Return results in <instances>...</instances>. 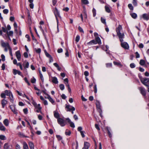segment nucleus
<instances>
[{
	"mask_svg": "<svg viewBox=\"0 0 149 149\" xmlns=\"http://www.w3.org/2000/svg\"><path fill=\"white\" fill-rule=\"evenodd\" d=\"M54 14L55 15L56 21L57 23V27L58 30V20L60 19L61 20L62 19V18L60 15V14L58 10L56 8H55L54 11Z\"/></svg>",
	"mask_w": 149,
	"mask_h": 149,
	"instance_id": "f257e3e1",
	"label": "nucleus"
},
{
	"mask_svg": "<svg viewBox=\"0 0 149 149\" xmlns=\"http://www.w3.org/2000/svg\"><path fill=\"white\" fill-rule=\"evenodd\" d=\"M140 79L141 82L145 86L147 87L149 86L147 84H149V78H143L142 77H140Z\"/></svg>",
	"mask_w": 149,
	"mask_h": 149,
	"instance_id": "f03ea898",
	"label": "nucleus"
},
{
	"mask_svg": "<svg viewBox=\"0 0 149 149\" xmlns=\"http://www.w3.org/2000/svg\"><path fill=\"white\" fill-rule=\"evenodd\" d=\"M6 95L9 96V98L11 102H13V97L11 92L10 91L6 90L4 91Z\"/></svg>",
	"mask_w": 149,
	"mask_h": 149,
	"instance_id": "7ed1b4c3",
	"label": "nucleus"
},
{
	"mask_svg": "<svg viewBox=\"0 0 149 149\" xmlns=\"http://www.w3.org/2000/svg\"><path fill=\"white\" fill-rule=\"evenodd\" d=\"M57 122L61 126L63 127L66 125V122L63 118H60L57 119Z\"/></svg>",
	"mask_w": 149,
	"mask_h": 149,
	"instance_id": "20e7f679",
	"label": "nucleus"
},
{
	"mask_svg": "<svg viewBox=\"0 0 149 149\" xmlns=\"http://www.w3.org/2000/svg\"><path fill=\"white\" fill-rule=\"evenodd\" d=\"M1 46L3 47H7L8 49L10 47L8 42H5L3 40L1 41Z\"/></svg>",
	"mask_w": 149,
	"mask_h": 149,
	"instance_id": "39448f33",
	"label": "nucleus"
},
{
	"mask_svg": "<svg viewBox=\"0 0 149 149\" xmlns=\"http://www.w3.org/2000/svg\"><path fill=\"white\" fill-rule=\"evenodd\" d=\"M138 89L140 91L141 94L145 97L146 93L144 88L142 87H139L138 88Z\"/></svg>",
	"mask_w": 149,
	"mask_h": 149,
	"instance_id": "423d86ee",
	"label": "nucleus"
},
{
	"mask_svg": "<svg viewBox=\"0 0 149 149\" xmlns=\"http://www.w3.org/2000/svg\"><path fill=\"white\" fill-rule=\"evenodd\" d=\"M121 42V45L122 47L125 49H129V47L127 42Z\"/></svg>",
	"mask_w": 149,
	"mask_h": 149,
	"instance_id": "0eeeda50",
	"label": "nucleus"
},
{
	"mask_svg": "<svg viewBox=\"0 0 149 149\" xmlns=\"http://www.w3.org/2000/svg\"><path fill=\"white\" fill-rule=\"evenodd\" d=\"M65 106V108L67 109V111H70L71 110L74 111L75 110V108L72 106L67 104H66Z\"/></svg>",
	"mask_w": 149,
	"mask_h": 149,
	"instance_id": "6e6552de",
	"label": "nucleus"
},
{
	"mask_svg": "<svg viewBox=\"0 0 149 149\" xmlns=\"http://www.w3.org/2000/svg\"><path fill=\"white\" fill-rule=\"evenodd\" d=\"M119 38L120 41L121 42H122L123 41V39L124 38V34L123 33H121L117 34Z\"/></svg>",
	"mask_w": 149,
	"mask_h": 149,
	"instance_id": "1a4fd4ad",
	"label": "nucleus"
},
{
	"mask_svg": "<svg viewBox=\"0 0 149 149\" xmlns=\"http://www.w3.org/2000/svg\"><path fill=\"white\" fill-rule=\"evenodd\" d=\"M16 57L19 61H20L21 59V54L20 51L18 50L16 51L15 52Z\"/></svg>",
	"mask_w": 149,
	"mask_h": 149,
	"instance_id": "9d476101",
	"label": "nucleus"
},
{
	"mask_svg": "<svg viewBox=\"0 0 149 149\" xmlns=\"http://www.w3.org/2000/svg\"><path fill=\"white\" fill-rule=\"evenodd\" d=\"M13 73L14 75H16L17 74L18 75L23 77V75L22 74L21 72L20 71L15 69H13Z\"/></svg>",
	"mask_w": 149,
	"mask_h": 149,
	"instance_id": "9b49d317",
	"label": "nucleus"
},
{
	"mask_svg": "<svg viewBox=\"0 0 149 149\" xmlns=\"http://www.w3.org/2000/svg\"><path fill=\"white\" fill-rule=\"evenodd\" d=\"M66 119L70 124L71 127L73 128L75 127L74 124L70 120L69 118H67Z\"/></svg>",
	"mask_w": 149,
	"mask_h": 149,
	"instance_id": "f8f14e48",
	"label": "nucleus"
},
{
	"mask_svg": "<svg viewBox=\"0 0 149 149\" xmlns=\"http://www.w3.org/2000/svg\"><path fill=\"white\" fill-rule=\"evenodd\" d=\"M10 109H11L12 111L15 114H17V110L15 109V107L13 105H11L10 106Z\"/></svg>",
	"mask_w": 149,
	"mask_h": 149,
	"instance_id": "ddd939ff",
	"label": "nucleus"
},
{
	"mask_svg": "<svg viewBox=\"0 0 149 149\" xmlns=\"http://www.w3.org/2000/svg\"><path fill=\"white\" fill-rule=\"evenodd\" d=\"M90 145L89 143L85 142L84 143V146L82 148V149H88Z\"/></svg>",
	"mask_w": 149,
	"mask_h": 149,
	"instance_id": "4468645a",
	"label": "nucleus"
},
{
	"mask_svg": "<svg viewBox=\"0 0 149 149\" xmlns=\"http://www.w3.org/2000/svg\"><path fill=\"white\" fill-rule=\"evenodd\" d=\"M8 102L5 99H3L1 100V105L3 108H4L5 106L7 104Z\"/></svg>",
	"mask_w": 149,
	"mask_h": 149,
	"instance_id": "2eb2a0df",
	"label": "nucleus"
},
{
	"mask_svg": "<svg viewBox=\"0 0 149 149\" xmlns=\"http://www.w3.org/2000/svg\"><path fill=\"white\" fill-rule=\"evenodd\" d=\"M122 28L121 26L119 25L118 27L116 28V31L117 34L120 33V31L122 30Z\"/></svg>",
	"mask_w": 149,
	"mask_h": 149,
	"instance_id": "dca6fc26",
	"label": "nucleus"
},
{
	"mask_svg": "<svg viewBox=\"0 0 149 149\" xmlns=\"http://www.w3.org/2000/svg\"><path fill=\"white\" fill-rule=\"evenodd\" d=\"M143 17L144 20H148L149 19V14H143Z\"/></svg>",
	"mask_w": 149,
	"mask_h": 149,
	"instance_id": "f3484780",
	"label": "nucleus"
},
{
	"mask_svg": "<svg viewBox=\"0 0 149 149\" xmlns=\"http://www.w3.org/2000/svg\"><path fill=\"white\" fill-rule=\"evenodd\" d=\"M52 81L54 83L57 84L58 83V81L57 78L56 77H52Z\"/></svg>",
	"mask_w": 149,
	"mask_h": 149,
	"instance_id": "a211bd4d",
	"label": "nucleus"
},
{
	"mask_svg": "<svg viewBox=\"0 0 149 149\" xmlns=\"http://www.w3.org/2000/svg\"><path fill=\"white\" fill-rule=\"evenodd\" d=\"M54 116L56 118L58 119V118H60V114L59 113L56 111H55L54 112Z\"/></svg>",
	"mask_w": 149,
	"mask_h": 149,
	"instance_id": "6ab92c4d",
	"label": "nucleus"
},
{
	"mask_svg": "<svg viewBox=\"0 0 149 149\" xmlns=\"http://www.w3.org/2000/svg\"><path fill=\"white\" fill-rule=\"evenodd\" d=\"M6 128L3 126L2 123L0 122V130L2 131H5Z\"/></svg>",
	"mask_w": 149,
	"mask_h": 149,
	"instance_id": "aec40b11",
	"label": "nucleus"
},
{
	"mask_svg": "<svg viewBox=\"0 0 149 149\" xmlns=\"http://www.w3.org/2000/svg\"><path fill=\"white\" fill-rule=\"evenodd\" d=\"M96 44L97 42L95 41V40H92L90 42L87 43V44L88 45H91L92 44Z\"/></svg>",
	"mask_w": 149,
	"mask_h": 149,
	"instance_id": "412c9836",
	"label": "nucleus"
},
{
	"mask_svg": "<svg viewBox=\"0 0 149 149\" xmlns=\"http://www.w3.org/2000/svg\"><path fill=\"white\" fill-rule=\"evenodd\" d=\"M3 123L6 126H8L9 124V122L8 120L7 119H5L3 121Z\"/></svg>",
	"mask_w": 149,
	"mask_h": 149,
	"instance_id": "4be33fe9",
	"label": "nucleus"
},
{
	"mask_svg": "<svg viewBox=\"0 0 149 149\" xmlns=\"http://www.w3.org/2000/svg\"><path fill=\"white\" fill-rule=\"evenodd\" d=\"M95 41L97 42V44H101V42L100 38L99 37H97L95 38Z\"/></svg>",
	"mask_w": 149,
	"mask_h": 149,
	"instance_id": "5701e85b",
	"label": "nucleus"
},
{
	"mask_svg": "<svg viewBox=\"0 0 149 149\" xmlns=\"http://www.w3.org/2000/svg\"><path fill=\"white\" fill-rule=\"evenodd\" d=\"M29 63L28 62H27L24 65H23L24 68L25 69V70L27 72L26 68H28L29 67Z\"/></svg>",
	"mask_w": 149,
	"mask_h": 149,
	"instance_id": "b1692460",
	"label": "nucleus"
},
{
	"mask_svg": "<svg viewBox=\"0 0 149 149\" xmlns=\"http://www.w3.org/2000/svg\"><path fill=\"white\" fill-rule=\"evenodd\" d=\"M46 98L48 99L52 104H53L54 103V101L50 96H48V97H46Z\"/></svg>",
	"mask_w": 149,
	"mask_h": 149,
	"instance_id": "393cba45",
	"label": "nucleus"
},
{
	"mask_svg": "<svg viewBox=\"0 0 149 149\" xmlns=\"http://www.w3.org/2000/svg\"><path fill=\"white\" fill-rule=\"evenodd\" d=\"M29 144L30 149L34 148V145L32 142H29Z\"/></svg>",
	"mask_w": 149,
	"mask_h": 149,
	"instance_id": "a878e982",
	"label": "nucleus"
},
{
	"mask_svg": "<svg viewBox=\"0 0 149 149\" xmlns=\"http://www.w3.org/2000/svg\"><path fill=\"white\" fill-rule=\"evenodd\" d=\"M23 147L24 149H29L27 144L25 142H24L23 143Z\"/></svg>",
	"mask_w": 149,
	"mask_h": 149,
	"instance_id": "bb28decb",
	"label": "nucleus"
},
{
	"mask_svg": "<svg viewBox=\"0 0 149 149\" xmlns=\"http://www.w3.org/2000/svg\"><path fill=\"white\" fill-rule=\"evenodd\" d=\"M105 10L108 13H110V12L111 11V10H110V9L109 7L107 6H105Z\"/></svg>",
	"mask_w": 149,
	"mask_h": 149,
	"instance_id": "cd10ccee",
	"label": "nucleus"
},
{
	"mask_svg": "<svg viewBox=\"0 0 149 149\" xmlns=\"http://www.w3.org/2000/svg\"><path fill=\"white\" fill-rule=\"evenodd\" d=\"M97 110L98 112L99 113L100 115V116L102 117V110L101 109L100 107H99V108H97Z\"/></svg>",
	"mask_w": 149,
	"mask_h": 149,
	"instance_id": "c85d7f7f",
	"label": "nucleus"
},
{
	"mask_svg": "<svg viewBox=\"0 0 149 149\" xmlns=\"http://www.w3.org/2000/svg\"><path fill=\"white\" fill-rule=\"evenodd\" d=\"M7 33L8 36H13V32L12 31H10L9 32L7 31Z\"/></svg>",
	"mask_w": 149,
	"mask_h": 149,
	"instance_id": "c756f323",
	"label": "nucleus"
},
{
	"mask_svg": "<svg viewBox=\"0 0 149 149\" xmlns=\"http://www.w3.org/2000/svg\"><path fill=\"white\" fill-rule=\"evenodd\" d=\"M101 20L102 23L104 24L105 25H106V19L103 17H102L101 18Z\"/></svg>",
	"mask_w": 149,
	"mask_h": 149,
	"instance_id": "7c9ffc66",
	"label": "nucleus"
},
{
	"mask_svg": "<svg viewBox=\"0 0 149 149\" xmlns=\"http://www.w3.org/2000/svg\"><path fill=\"white\" fill-rule=\"evenodd\" d=\"M131 17L134 19L136 18L137 17L136 14L134 13L131 14Z\"/></svg>",
	"mask_w": 149,
	"mask_h": 149,
	"instance_id": "2f4dec72",
	"label": "nucleus"
},
{
	"mask_svg": "<svg viewBox=\"0 0 149 149\" xmlns=\"http://www.w3.org/2000/svg\"><path fill=\"white\" fill-rule=\"evenodd\" d=\"M0 139L1 140H5L6 139L5 136L2 135H0Z\"/></svg>",
	"mask_w": 149,
	"mask_h": 149,
	"instance_id": "473e14b6",
	"label": "nucleus"
},
{
	"mask_svg": "<svg viewBox=\"0 0 149 149\" xmlns=\"http://www.w3.org/2000/svg\"><path fill=\"white\" fill-rule=\"evenodd\" d=\"M9 146L8 144V143H5L4 145V149H8L9 148Z\"/></svg>",
	"mask_w": 149,
	"mask_h": 149,
	"instance_id": "72a5a7b5",
	"label": "nucleus"
},
{
	"mask_svg": "<svg viewBox=\"0 0 149 149\" xmlns=\"http://www.w3.org/2000/svg\"><path fill=\"white\" fill-rule=\"evenodd\" d=\"M139 63L141 65H143L145 64V61L143 60H141L140 61Z\"/></svg>",
	"mask_w": 149,
	"mask_h": 149,
	"instance_id": "f704fd0d",
	"label": "nucleus"
},
{
	"mask_svg": "<svg viewBox=\"0 0 149 149\" xmlns=\"http://www.w3.org/2000/svg\"><path fill=\"white\" fill-rule=\"evenodd\" d=\"M35 50L36 52L37 53H38V54H40L41 52V50L40 48H38V49L36 48L35 49Z\"/></svg>",
	"mask_w": 149,
	"mask_h": 149,
	"instance_id": "c9c22d12",
	"label": "nucleus"
},
{
	"mask_svg": "<svg viewBox=\"0 0 149 149\" xmlns=\"http://www.w3.org/2000/svg\"><path fill=\"white\" fill-rule=\"evenodd\" d=\"M92 12L93 13V16L95 17L96 16V10L94 8H93Z\"/></svg>",
	"mask_w": 149,
	"mask_h": 149,
	"instance_id": "e433bc0d",
	"label": "nucleus"
},
{
	"mask_svg": "<svg viewBox=\"0 0 149 149\" xmlns=\"http://www.w3.org/2000/svg\"><path fill=\"white\" fill-rule=\"evenodd\" d=\"M82 2L84 4H88L89 3V2L88 0H82Z\"/></svg>",
	"mask_w": 149,
	"mask_h": 149,
	"instance_id": "4c0bfd02",
	"label": "nucleus"
},
{
	"mask_svg": "<svg viewBox=\"0 0 149 149\" xmlns=\"http://www.w3.org/2000/svg\"><path fill=\"white\" fill-rule=\"evenodd\" d=\"M96 105L97 108H99L100 107V102L98 101H96Z\"/></svg>",
	"mask_w": 149,
	"mask_h": 149,
	"instance_id": "58836bf2",
	"label": "nucleus"
},
{
	"mask_svg": "<svg viewBox=\"0 0 149 149\" xmlns=\"http://www.w3.org/2000/svg\"><path fill=\"white\" fill-rule=\"evenodd\" d=\"M59 87L60 89L62 90H63L64 89V86L63 84H61L59 85Z\"/></svg>",
	"mask_w": 149,
	"mask_h": 149,
	"instance_id": "ea45409f",
	"label": "nucleus"
},
{
	"mask_svg": "<svg viewBox=\"0 0 149 149\" xmlns=\"http://www.w3.org/2000/svg\"><path fill=\"white\" fill-rule=\"evenodd\" d=\"M65 134L67 135H70L71 134V132L68 130H66L65 132Z\"/></svg>",
	"mask_w": 149,
	"mask_h": 149,
	"instance_id": "a19ab883",
	"label": "nucleus"
},
{
	"mask_svg": "<svg viewBox=\"0 0 149 149\" xmlns=\"http://www.w3.org/2000/svg\"><path fill=\"white\" fill-rule=\"evenodd\" d=\"M79 39H80L79 36V35H77L76 37L75 41L77 42H79Z\"/></svg>",
	"mask_w": 149,
	"mask_h": 149,
	"instance_id": "79ce46f5",
	"label": "nucleus"
},
{
	"mask_svg": "<svg viewBox=\"0 0 149 149\" xmlns=\"http://www.w3.org/2000/svg\"><path fill=\"white\" fill-rule=\"evenodd\" d=\"M128 7L131 10H133V6L132 5V4H129L128 5Z\"/></svg>",
	"mask_w": 149,
	"mask_h": 149,
	"instance_id": "37998d69",
	"label": "nucleus"
},
{
	"mask_svg": "<svg viewBox=\"0 0 149 149\" xmlns=\"http://www.w3.org/2000/svg\"><path fill=\"white\" fill-rule=\"evenodd\" d=\"M5 93H2L1 94V97L2 98H6Z\"/></svg>",
	"mask_w": 149,
	"mask_h": 149,
	"instance_id": "c03bdc74",
	"label": "nucleus"
},
{
	"mask_svg": "<svg viewBox=\"0 0 149 149\" xmlns=\"http://www.w3.org/2000/svg\"><path fill=\"white\" fill-rule=\"evenodd\" d=\"M18 135L21 137H26L25 135L23 133L21 132H19L18 133Z\"/></svg>",
	"mask_w": 149,
	"mask_h": 149,
	"instance_id": "a18cd8bd",
	"label": "nucleus"
},
{
	"mask_svg": "<svg viewBox=\"0 0 149 149\" xmlns=\"http://www.w3.org/2000/svg\"><path fill=\"white\" fill-rule=\"evenodd\" d=\"M31 81L32 83H34L36 82V79L34 77H33L31 79Z\"/></svg>",
	"mask_w": 149,
	"mask_h": 149,
	"instance_id": "49530a36",
	"label": "nucleus"
},
{
	"mask_svg": "<svg viewBox=\"0 0 149 149\" xmlns=\"http://www.w3.org/2000/svg\"><path fill=\"white\" fill-rule=\"evenodd\" d=\"M3 13L5 14H7L8 12V10L7 9H5L3 10Z\"/></svg>",
	"mask_w": 149,
	"mask_h": 149,
	"instance_id": "de8ad7c7",
	"label": "nucleus"
},
{
	"mask_svg": "<svg viewBox=\"0 0 149 149\" xmlns=\"http://www.w3.org/2000/svg\"><path fill=\"white\" fill-rule=\"evenodd\" d=\"M106 66L107 68L111 67L112 66V64L111 63H107L106 64Z\"/></svg>",
	"mask_w": 149,
	"mask_h": 149,
	"instance_id": "09e8293b",
	"label": "nucleus"
},
{
	"mask_svg": "<svg viewBox=\"0 0 149 149\" xmlns=\"http://www.w3.org/2000/svg\"><path fill=\"white\" fill-rule=\"evenodd\" d=\"M133 4L134 6L137 5V0H133Z\"/></svg>",
	"mask_w": 149,
	"mask_h": 149,
	"instance_id": "8fccbe9b",
	"label": "nucleus"
},
{
	"mask_svg": "<svg viewBox=\"0 0 149 149\" xmlns=\"http://www.w3.org/2000/svg\"><path fill=\"white\" fill-rule=\"evenodd\" d=\"M9 50L10 52V55L11 56H13V55L12 53V49L11 48V47H10L9 49H8Z\"/></svg>",
	"mask_w": 149,
	"mask_h": 149,
	"instance_id": "3c124183",
	"label": "nucleus"
},
{
	"mask_svg": "<svg viewBox=\"0 0 149 149\" xmlns=\"http://www.w3.org/2000/svg\"><path fill=\"white\" fill-rule=\"evenodd\" d=\"M130 66L132 68H134L135 67V65L134 63H132L130 64Z\"/></svg>",
	"mask_w": 149,
	"mask_h": 149,
	"instance_id": "603ef678",
	"label": "nucleus"
},
{
	"mask_svg": "<svg viewBox=\"0 0 149 149\" xmlns=\"http://www.w3.org/2000/svg\"><path fill=\"white\" fill-rule=\"evenodd\" d=\"M56 137L58 140H60L62 139V137L60 135H57L56 136Z\"/></svg>",
	"mask_w": 149,
	"mask_h": 149,
	"instance_id": "864d4df0",
	"label": "nucleus"
},
{
	"mask_svg": "<svg viewBox=\"0 0 149 149\" xmlns=\"http://www.w3.org/2000/svg\"><path fill=\"white\" fill-rule=\"evenodd\" d=\"M1 58H2V60L3 61H4L5 60V56L3 54H2L1 55Z\"/></svg>",
	"mask_w": 149,
	"mask_h": 149,
	"instance_id": "5fc2aeb1",
	"label": "nucleus"
},
{
	"mask_svg": "<svg viewBox=\"0 0 149 149\" xmlns=\"http://www.w3.org/2000/svg\"><path fill=\"white\" fill-rule=\"evenodd\" d=\"M24 81H25L29 85H30V84L29 83V82L27 80V79L25 77L24 78Z\"/></svg>",
	"mask_w": 149,
	"mask_h": 149,
	"instance_id": "6e6d98bb",
	"label": "nucleus"
},
{
	"mask_svg": "<svg viewBox=\"0 0 149 149\" xmlns=\"http://www.w3.org/2000/svg\"><path fill=\"white\" fill-rule=\"evenodd\" d=\"M136 58H139L140 57V55L137 52H136Z\"/></svg>",
	"mask_w": 149,
	"mask_h": 149,
	"instance_id": "4d7b16f0",
	"label": "nucleus"
},
{
	"mask_svg": "<svg viewBox=\"0 0 149 149\" xmlns=\"http://www.w3.org/2000/svg\"><path fill=\"white\" fill-rule=\"evenodd\" d=\"M40 78L41 80L43 81H44V78L43 77V76L41 73H40Z\"/></svg>",
	"mask_w": 149,
	"mask_h": 149,
	"instance_id": "13d9d810",
	"label": "nucleus"
},
{
	"mask_svg": "<svg viewBox=\"0 0 149 149\" xmlns=\"http://www.w3.org/2000/svg\"><path fill=\"white\" fill-rule=\"evenodd\" d=\"M23 111L24 113L25 114H26L28 112V109L27 108L24 109H23Z\"/></svg>",
	"mask_w": 149,
	"mask_h": 149,
	"instance_id": "bf43d9fd",
	"label": "nucleus"
},
{
	"mask_svg": "<svg viewBox=\"0 0 149 149\" xmlns=\"http://www.w3.org/2000/svg\"><path fill=\"white\" fill-rule=\"evenodd\" d=\"M1 68L2 70H5V66L4 63H3L2 64V65L1 66Z\"/></svg>",
	"mask_w": 149,
	"mask_h": 149,
	"instance_id": "052dcab7",
	"label": "nucleus"
},
{
	"mask_svg": "<svg viewBox=\"0 0 149 149\" xmlns=\"http://www.w3.org/2000/svg\"><path fill=\"white\" fill-rule=\"evenodd\" d=\"M32 104L33 105V106L35 107L36 106V105L37 104V103L36 102H35L33 100H32Z\"/></svg>",
	"mask_w": 149,
	"mask_h": 149,
	"instance_id": "680f3d73",
	"label": "nucleus"
},
{
	"mask_svg": "<svg viewBox=\"0 0 149 149\" xmlns=\"http://www.w3.org/2000/svg\"><path fill=\"white\" fill-rule=\"evenodd\" d=\"M113 64L115 65H121V64L120 63L117 62L115 61H114L113 62Z\"/></svg>",
	"mask_w": 149,
	"mask_h": 149,
	"instance_id": "e2e57ef3",
	"label": "nucleus"
},
{
	"mask_svg": "<svg viewBox=\"0 0 149 149\" xmlns=\"http://www.w3.org/2000/svg\"><path fill=\"white\" fill-rule=\"evenodd\" d=\"M45 55H46V56L48 57L49 58L51 57V55L47 52H46L45 53Z\"/></svg>",
	"mask_w": 149,
	"mask_h": 149,
	"instance_id": "0e129e2a",
	"label": "nucleus"
},
{
	"mask_svg": "<svg viewBox=\"0 0 149 149\" xmlns=\"http://www.w3.org/2000/svg\"><path fill=\"white\" fill-rule=\"evenodd\" d=\"M80 133H81V134L83 138H84L85 136L84 134V131H81Z\"/></svg>",
	"mask_w": 149,
	"mask_h": 149,
	"instance_id": "69168bd1",
	"label": "nucleus"
},
{
	"mask_svg": "<svg viewBox=\"0 0 149 149\" xmlns=\"http://www.w3.org/2000/svg\"><path fill=\"white\" fill-rule=\"evenodd\" d=\"M78 29L81 32L84 33V31L83 30V29L81 27L79 26L78 27Z\"/></svg>",
	"mask_w": 149,
	"mask_h": 149,
	"instance_id": "338daca9",
	"label": "nucleus"
},
{
	"mask_svg": "<svg viewBox=\"0 0 149 149\" xmlns=\"http://www.w3.org/2000/svg\"><path fill=\"white\" fill-rule=\"evenodd\" d=\"M84 74L86 76H87L88 75L89 73L87 71H85L84 72Z\"/></svg>",
	"mask_w": 149,
	"mask_h": 149,
	"instance_id": "774afa93",
	"label": "nucleus"
}]
</instances>
